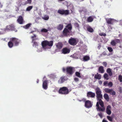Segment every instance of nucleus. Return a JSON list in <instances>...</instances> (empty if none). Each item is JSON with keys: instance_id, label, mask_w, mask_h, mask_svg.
Returning a JSON list of instances; mask_svg holds the SVG:
<instances>
[{"instance_id": "51", "label": "nucleus", "mask_w": 122, "mask_h": 122, "mask_svg": "<svg viewBox=\"0 0 122 122\" xmlns=\"http://www.w3.org/2000/svg\"><path fill=\"white\" fill-rule=\"evenodd\" d=\"M107 55L106 53L105 52H103L102 54L101 55V56H105Z\"/></svg>"}, {"instance_id": "56", "label": "nucleus", "mask_w": 122, "mask_h": 122, "mask_svg": "<svg viewBox=\"0 0 122 122\" xmlns=\"http://www.w3.org/2000/svg\"><path fill=\"white\" fill-rule=\"evenodd\" d=\"M82 101H83V102H85L86 101V99L84 98H83L82 99Z\"/></svg>"}, {"instance_id": "57", "label": "nucleus", "mask_w": 122, "mask_h": 122, "mask_svg": "<svg viewBox=\"0 0 122 122\" xmlns=\"http://www.w3.org/2000/svg\"><path fill=\"white\" fill-rule=\"evenodd\" d=\"M102 122H108L107 121L104 119H103L102 120Z\"/></svg>"}, {"instance_id": "61", "label": "nucleus", "mask_w": 122, "mask_h": 122, "mask_svg": "<svg viewBox=\"0 0 122 122\" xmlns=\"http://www.w3.org/2000/svg\"><path fill=\"white\" fill-rule=\"evenodd\" d=\"M39 82V80L38 79H37L36 80V82L38 83Z\"/></svg>"}, {"instance_id": "27", "label": "nucleus", "mask_w": 122, "mask_h": 122, "mask_svg": "<svg viewBox=\"0 0 122 122\" xmlns=\"http://www.w3.org/2000/svg\"><path fill=\"white\" fill-rule=\"evenodd\" d=\"M107 72L108 74L110 76H111L112 75V70L110 68H108L107 70Z\"/></svg>"}, {"instance_id": "62", "label": "nucleus", "mask_w": 122, "mask_h": 122, "mask_svg": "<svg viewBox=\"0 0 122 122\" xmlns=\"http://www.w3.org/2000/svg\"><path fill=\"white\" fill-rule=\"evenodd\" d=\"M34 32V31H31L30 32V34H31V33H32L33 32Z\"/></svg>"}, {"instance_id": "47", "label": "nucleus", "mask_w": 122, "mask_h": 122, "mask_svg": "<svg viewBox=\"0 0 122 122\" xmlns=\"http://www.w3.org/2000/svg\"><path fill=\"white\" fill-rule=\"evenodd\" d=\"M99 35L101 36H105L106 35V34L104 33H99Z\"/></svg>"}, {"instance_id": "38", "label": "nucleus", "mask_w": 122, "mask_h": 122, "mask_svg": "<svg viewBox=\"0 0 122 122\" xmlns=\"http://www.w3.org/2000/svg\"><path fill=\"white\" fill-rule=\"evenodd\" d=\"M74 27L78 29H79V25L77 23H75L74 24Z\"/></svg>"}, {"instance_id": "23", "label": "nucleus", "mask_w": 122, "mask_h": 122, "mask_svg": "<svg viewBox=\"0 0 122 122\" xmlns=\"http://www.w3.org/2000/svg\"><path fill=\"white\" fill-rule=\"evenodd\" d=\"M63 27V25L62 24H59L57 26V29L59 30H61Z\"/></svg>"}, {"instance_id": "31", "label": "nucleus", "mask_w": 122, "mask_h": 122, "mask_svg": "<svg viewBox=\"0 0 122 122\" xmlns=\"http://www.w3.org/2000/svg\"><path fill=\"white\" fill-rule=\"evenodd\" d=\"M104 97L107 101H108L109 100V98L108 95L107 93H105L104 94Z\"/></svg>"}, {"instance_id": "24", "label": "nucleus", "mask_w": 122, "mask_h": 122, "mask_svg": "<svg viewBox=\"0 0 122 122\" xmlns=\"http://www.w3.org/2000/svg\"><path fill=\"white\" fill-rule=\"evenodd\" d=\"M87 30L89 32L92 33L94 31V30L90 26H88L86 27Z\"/></svg>"}, {"instance_id": "30", "label": "nucleus", "mask_w": 122, "mask_h": 122, "mask_svg": "<svg viewBox=\"0 0 122 122\" xmlns=\"http://www.w3.org/2000/svg\"><path fill=\"white\" fill-rule=\"evenodd\" d=\"M8 45L9 47L10 48L12 47L14 45L13 42L11 40L10 41L8 42Z\"/></svg>"}, {"instance_id": "42", "label": "nucleus", "mask_w": 122, "mask_h": 122, "mask_svg": "<svg viewBox=\"0 0 122 122\" xmlns=\"http://www.w3.org/2000/svg\"><path fill=\"white\" fill-rule=\"evenodd\" d=\"M113 83L112 82H109L107 86H109V87H112L113 86Z\"/></svg>"}, {"instance_id": "18", "label": "nucleus", "mask_w": 122, "mask_h": 122, "mask_svg": "<svg viewBox=\"0 0 122 122\" xmlns=\"http://www.w3.org/2000/svg\"><path fill=\"white\" fill-rule=\"evenodd\" d=\"M57 48L59 49H61L63 46V44L61 42H58L56 45Z\"/></svg>"}, {"instance_id": "63", "label": "nucleus", "mask_w": 122, "mask_h": 122, "mask_svg": "<svg viewBox=\"0 0 122 122\" xmlns=\"http://www.w3.org/2000/svg\"><path fill=\"white\" fill-rule=\"evenodd\" d=\"M46 78V76H44L43 78V80H44V78Z\"/></svg>"}, {"instance_id": "64", "label": "nucleus", "mask_w": 122, "mask_h": 122, "mask_svg": "<svg viewBox=\"0 0 122 122\" xmlns=\"http://www.w3.org/2000/svg\"><path fill=\"white\" fill-rule=\"evenodd\" d=\"M119 36H121V34H119Z\"/></svg>"}, {"instance_id": "3", "label": "nucleus", "mask_w": 122, "mask_h": 122, "mask_svg": "<svg viewBox=\"0 0 122 122\" xmlns=\"http://www.w3.org/2000/svg\"><path fill=\"white\" fill-rule=\"evenodd\" d=\"M59 92L61 94L66 95L69 93V90L67 87H63L60 89Z\"/></svg>"}, {"instance_id": "50", "label": "nucleus", "mask_w": 122, "mask_h": 122, "mask_svg": "<svg viewBox=\"0 0 122 122\" xmlns=\"http://www.w3.org/2000/svg\"><path fill=\"white\" fill-rule=\"evenodd\" d=\"M102 64L105 67H106L107 65V63L106 62H103L102 63Z\"/></svg>"}, {"instance_id": "36", "label": "nucleus", "mask_w": 122, "mask_h": 122, "mask_svg": "<svg viewBox=\"0 0 122 122\" xmlns=\"http://www.w3.org/2000/svg\"><path fill=\"white\" fill-rule=\"evenodd\" d=\"M36 35L35 34H34L33 36H32L31 37V38L32 39V42H33L35 40L37 39V38H36Z\"/></svg>"}, {"instance_id": "19", "label": "nucleus", "mask_w": 122, "mask_h": 122, "mask_svg": "<svg viewBox=\"0 0 122 122\" xmlns=\"http://www.w3.org/2000/svg\"><path fill=\"white\" fill-rule=\"evenodd\" d=\"M107 23L108 24H112L113 23V20L111 18H109L106 20Z\"/></svg>"}, {"instance_id": "26", "label": "nucleus", "mask_w": 122, "mask_h": 122, "mask_svg": "<svg viewBox=\"0 0 122 122\" xmlns=\"http://www.w3.org/2000/svg\"><path fill=\"white\" fill-rule=\"evenodd\" d=\"M98 71L101 73H103L104 72V68L103 66H101L99 68Z\"/></svg>"}, {"instance_id": "39", "label": "nucleus", "mask_w": 122, "mask_h": 122, "mask_svg": "<svg viewBox=\"0 0 122 122\" xmlns=\"http://www.w3.org/2000/svg\"><path fill=\"white\" fill-rule=\"evenodd\" d=\"M75 75L76 76L79 78H80L81 77V75L80 73L78 72H76L75 73Z\"/></svg>"}, {"instance_id": "45", "label": "nucleus", "mask_w": 122, "mask_h": 122, "mask_svg": "<svg viewBox=\"0 0 122 122\" xmlns=\"http://www.w3.org/2000/svg\"><path fill=\"white\" fill-rule=\"evenodd\" d=\"M118 79L120 82L122 81V76L121 75H119L118 76Z\"/></svg>"}, {"instance_id": "17", "label": "nucleus", "mask_w": 122, "mask_h": 122, "mask_svg": "<svg viewBox=\"0 0 122 122\" xmlns=\"http://www.w3.org/2000/svg\"><path fill=\"white\" fill-rule=\"evenodd\" d=\"M99 102H97L96 104V106L97 107V109H98L99 111H103L105 110V108L104 107H103L101 108L100 107L99 105Z\"/></svg>"}, {"instance_id": "20", "label": "nucleus", "mask_w": 122, "mask_h": 122, "mask_svg": "<svg viewBox=\"0 0 122 122\" xmlns=\"http://www.w3.org/2000/svg\"><path fill=\"white\" fill-rule=\"evenodd\" d=\"M93 19L94 18L92 16H90L87 18L86 21L88 22H91L93 21Z\"/></svg>"}, {"instance_id": "10", "label": "nucleus", "mask_w": 122, "mask_h": 122, "mask_svg": "<svg viewBox=\"0 0 122 122\" xmlns=\"http://www.w3.org/2000/svg\"><path fill=\"white\" fill-rule=\"evenodd\" d=\"M120 40L118 39H116L112 40L111 42V44L113 46H115L117 43H120Z\"/></svg>"}, {"instance_id": "35", "label": "nucleus", "mask_w": 122, "mask_h": 122, "mask_svg": "<svg viewBox=\"0 0 122 122\" xmlns=\"http://www.w3.org/2000/svg\"><path fill=\"white\" fill-rule=\"evenodd\" d=\"M42 18L43 19L47 20L49 19V17L48 15H44L43 17H42Z\"/></svg>"}, {"instance_id": "49", "label": "nucleus", "mask_w": 122, "mask_h": 122, "mask_svg": "<svg viewBox=\"0 0 122 122\" xmlns=\"http://www.w3.org/2000/svg\"><path fill=\"white\" fill-rule=\"evenodd\" d=\"M74 80L76 82H77L79 81V79L77 77H75L74 79Z\"/></svg>"}, {"instance_id": "34", "label": "nucleus", "mask_w": 122, "mask_h": 122, "mask_svg": "<svg viewBox=\"0 0 122 122\" xmlns=\"http://www.w3.org/2000/svg\"><path fill=\"white\" fill-rule=\"evenodd\" d=\"M31 25V24L29 23L26 25L23 26V28L25 29H28L29 28Z\"/></svg>"}, {"instance_id": "9", "label": "nucleus", "mask_w": 122, "mask_h": 122, "mask_svg": "<svg viewBox=\"0 0 122 122\" xmlns=\"http://www.w3.org/2000/svg\"><path fill=\"white\" fill-rule=\"evenodd\" d=\"M68 42L72 46H75L77 44L76 40L75 39L72 37L69 39Z\"/></svg>"}, {"instance_id": "4", "label": "nucleus", "mask_w": 122, "mask_h": 122, "mask_svg": "<svg viewBox=\"0 0 122 122\" xmlns=\"http://www.w3.org/2000/svg\"><path fill=\"white\" fill-rule=\"evenodd\" d=\"M57 13L61 15H67L69 13V10H68L59 9L57 11Z\"/></svg>"}, {"instance_id": "46", "label": "nucleus", "mask_w": 122, "mask_h": 122, "mask_svg": "<svg viewBox=\"0 0 122 122\" xmlns=\"http://www.w3.org/2000/svg\"><path fill=\"white\" fill-rule=\"evenodd\" d=\"M108 84V81H106L104 82L103 84L104 86H107Z\"/></svg>"}, {"instance_id": "14", "label": "nucleus", "mask_w": 122, "mask_h": 122, "mask_svg": "<svg viewBox=\"0 0 122 122\" xmlns=\"http://www.w3.org/2000/svg\"><path fill=\"white\" fill-rule=\"evenodd\" d=\"M111 107L110 105H108L106 109V113L108 115H110L111 113Z\"/></svg>"}, {"instance_id": "43", "label": "nucleus", "mask_w": 122, "mask_h": 122, "mask_svg": "<svg viewBox=\"0 0 122 122\" xmlns=\"http://www.w3.org/2000/svg\"><path fill=\"white\" fill-rule=\"evenodd\" d=\"M107 118L110 121L112 122V117L109 116H107Z\"/></svg>"}, {"instance_id": "55", "label": "nucleus", "mask_w": 122, "mask_h": 122, "mask_svg": "<svg viewBox=\"0 0 122 122\" xmlns=\"http://www.w3.org/2000/svg\"><path fill=\"white\" fill-rule=\"evenodd\" d=\"M98 83L100 85H101L102 84V82L101 80H99L98 81Z\"/></svg>"}, {"instance_id": "44", "label": "nucleus", "mask_w": 122, "mask_h": 122, "mask_svg": "<svg viewBox=\"0 0 122 122\" xmlns=\"http://www.w3.org/2000/svg\"><path fill=\"white\" fill-rule=\"evenodd\" d=\"M48 31V30L45 29H43L41 30V31L42 32H47Z\"/></svg>"}, {"instance_id": "7", "label": "nucleus", "mask_w": 122, "mask_h": 122, "mask_svg": "<svg viewBox=\"0 0 122 122\" xmlns=\"http://www.w3.org/2000/svg\"><path fill=\"white\" fill-rule=\"evenodd\" d=\"M104 91L106 92L110 93L113 96L115 95L116 94L115 92L113 91L112 89H109L108 88H106L105 89Z\"/></svg>"}, {"instance_id": "5", "label": "nucleus", "mask_w": 122, "mask_h": 122, "mask_svg": "<svg viewBox=\"0 0 122 122\" xmlns=\"http://www.w3.org/2000/svg\"><path fill=\"white\" fill-rule=\"evenodd\" d=\"M10 40L14 44L15 46H18L20 42V40L15 38H11Z\"/></svg>"}, {"instance_id": "52", "label": "nucleus", "mask_w": 122, "mask_h": 122, "mask_svg": "<svg viewBox=\"0 0 122 122\" xmlns=\"http://www.w3.org/2000/svg\"><path fill=\"white\" fill-rule=\"evenodd\" d=\"M119 91L120 93H121L122 92V90L121 87H119Z\"/></svg>"}, {"instance_id": "53", "label": "nucleus", "mask_w": 122, "mask_h": 122, "mask_svg": "<svg viewBox=\"0 0 122 122\" xmlns=\"http://www.w3.org/2000/svg\"><path fill=\"white\" fill-rule=\"evenodd\" d=\"M27 3L30 4L32 2V0H27Z\"/></svg>"}, {"instance_id": "8", "label": "nucleus", "mask_w": 122, "mask_h": 122, "mask_svg": "<svg viewBox=\"0 0 122 122\" xmlns=\"http://www.w3.org/2000/svg\"><path fill=\"white\" fill-rule=\"evenodd\" d=\"M16 29H15L14 25L13 24H11L7 25L6 27L5 30H15L16 31Z\"/></svg>"}, {"instance_id": "54", "label": "nucleus", "mask_w": 122, "mask_h": 122, "mask_svg": "<svg viewBox=\"0 0 122 122\" xmlns=\"http://www.w3.org/2000/svg\"><path fill=\"white\" fill-rule=\"evenodd\" d=\"M98 115L101 117H102V114L101 113H99Z\"/></svg>"}, {"instance_id": "11", "label": "nucleus", "mask_w": 122, "mask_h": 122, "mask_svg": "<svg viewBox=\"0 0 122 122\" xmlns=\"http://www.w3.org/2000/svg\"><path fill=\"white\" fill-rule=\"evenodd\" d=\"M92 104L89 100H87L85 101V106L86 107L88 108L92 107Z\"/></svg>"}, {"instance_id": "60", "label": "nucleus", "mask_w": 122, "mask_h": 122, "mask_svg": "<svg viewBox=\"0 0 122 122\" xmlns=\"http://www.w3.org/2000/svg\"><path fill=\"white\" fill-rule=\"evenodd\" d=\"M59 1H62L65 0H58Z\"/></svg>"}, {"instance_id": "29", "label": "nucleus", "mask_w": 122, "mask_h": 122, "mask_svg": "<svg viewBox=\"0 0 122 122\" xmlns=\"http://www.w3.org/2000/svg\"><path fill=\"white\" fill-rule=\"evenodd\" d=\"M65 80V77H60V80H59V82L61 84Z\"/></svg>"}, {"instance_id": "2", "label": "nucleus", "mask_w": 122, "mask_h": 122, "mask_svg": "<svg viewBox=\"0 0 122 122\" xmlns=\"http://www.w3.org/2000/svg\"><path fill=\"white\" fill-rule=\"evenodd\" d=\"M96 97L97 100L102 99L103 98L102 94H101L102 92L100 89L97 87L96 89Z\"/></svg>"}, {"instance_id": "21", "label": "nucleus", "mask_w": 122, "mask_h": 122, "mask_svg": "<svg viewBox=\"0 0 122 122\" xmlns=\"http://www.w3.org/2000/svg\"><path fill=\"white\" fill-rule=\"evenodd\" d=\"M42 45L43 48L46 47L47 46V41L45 40L43 41L41 43Z\"/></svg>"}, {"instance_id": "59", "label": "nucleus", "mask_w": 122, "mask_h": 122, "mask_svg": "<svg viewBox=\"0 0 122 122\" xmlns=\"http://www.w3.org/2000/svg\"><path fill=\"white\" fill-rule=\"evenodd\" d=\"M110 27L111 29H112V27L110 25H108V28H109Z\"/></svg>"}, {"instance_id": "15", "label": "nucleus", "mask_w": 122, "mask_h": 122, "mask_svg": "<svg viewBox=\"0 0 122 122\" xmlns=\"http://www.w3.org/2000/svg\"><path fill=\"white\" fill-rule=\"evenodd\" d=\"M70 51V50L69 49L66 48H63L61 51L62 53L66 54L69 53Z\"/></svg>"}, {"instance_id": "1", "label": "nucleus", "mask_w": 122, "mask_h": 122, "mask_svg": "<svg viewBox=\"0 0 122 122\" xmlns=\"http://www.w3.org/2000/svg\"><path fill=\"white\" fill-rule=\"evenodd\" d=\"M72 27L71 23L68 24L64 28L62 32V34L64 36L67 37L71 35Z\"/></svg>"}, {"instance_id": "40", "label": "nucleus", "mask_w": 122, "mask_h": 122, "mask_svg": "<svg viewBox=\"0 0 122 122\" xmlns=\"http://www.w3.org/2000/svg\"><path fill=\"white\" fill-rule=\"evenodd\" d=\"M33 7L32 6H28L26 9V11H30L32 8Z\"/></svg>"}, {"instance_id": "13", "label": "nucleus", "mask_w": 122, "mask_h": 122, "mask_svg": "<svg viewBox=\"0 0 122 122\" xmlns=\"http://www.w3.org/2000/svg\"><path fill=\"white\" fill-rule=\"evenodd\" d=\"M95 96V93L91 92H88L87 94V96L88 98H94Z\"/></svg>"}, {"instance_id": "28", "label": "nucleus", "mask_w": 122, "mask_h": 122, "mask_svg": "<svg viewBox=\"0 0 122 122\" xmlns=\"http://www.w3.org/2000/svg\"><path fill=\"white\" fill-rule=\"evenodd\" d=\"M90 59V57L88 56H84L83 57V61H87Z\"/></svg>"}, {"instance_id": "48", "label": "nucleus", "mask_w": 122, "mask_h": 122, "mask_svg": "<svg viewBox=\"0 0 122 122\" xmlns=\"http://www.w3.org/2000/svg\"><path fill=\"white\" fill-rule=\"evenodd\" d=\"M107 49L110 52L112 51L113 50L112 48L111 47H108Z\"/></svg>"}, {"instance_id": "41", "label": "nucleus", "mask_w": 122, "mask_h": 122, "mask_svg": "<svg viewBox=\"0 0 122 122\" xmlns=\"http://www.w3.org/2000/svg\"><path fill=\"white\" fill-rule=\"evenodd\" d=\"M33 43V47H36L37 46H38V43L35 41H33L32 42Z\"/></svg>"}, {"instance_id": "12", "label": "nucleus", "mask_w": 122, "mask_h": 122, "mask_svg": "<svg viewBox=\"0 0 122 122\" xmlns=\"http://www.w3.org/2000/svg\"><path fill=\"white\" fill-rule=\"evenodd\" d=\"M48 80L46 79L44 80L43 82L42 87L45 89L46 90L48 88Z\"/></svg>"}, {"instance_id": "37", "label": "nucleus", "mask_w": 122, "mask_h": 122, "mask_svg": "<svg viewBox=\"0 0 122 122\" xmlns=\"http://www.w3.org/2000/svg\"><path fill=\"white\" fill-rule=\"evenodd\" d=\"M104 77L107 80H108L109 79L108 78V75L106 73H105L104 75Z\"/></svg>"}, {"instance_id": "22", "label": "nucleus", "mask_w": 122, "mask_h": 122, "mask_svg": "<svg viewBox=\"0 0 122 122\" xmlns=\"http://www.w3.org/2000/svg\"><path fill=\"white\" fill-rule=\"evenodd\" d=\"M101 75L100 74H98V73H97V74L95 75L94 78L96 79L100 80L101 79Z\"/></svg>"}, {"instance_id": "58", "label": "nucleus", "mask_w": 122, "mask_h": 122, "mask_svg": "<svg viewBox=\"0 0 122 122\" xmlns=\"http://www.w3.org/2000/svg\"><path fill=\"white\" fill-rule=\"evenodd\" d=\"M66 69L64 68H63L62 69V71L63 72H64L65 71Z\"/></svg>"}, {"instance_id": "32", "label": "nucleus", "mask_w": 122, "mask_h": 122, "mask_svg": "<svg viewBox=\"0 0 122 122\" xmlns=\"http://www.w3.org/2000/svg\"><path fill=\"white\" fill-rule=\"evenodd\" d=\"M98 100L99 101V103L100 105L101 106L103 107H104V103L102 101V99H99L98 100Z\"/></svg>"}, {"instance_id": "25", "label": "nucleus", "mask_w": 122, "mask_h": 122, "mask_svg": "<svg viewBox=\"0 0 122 122\" xmlns=\"http://www.w3.org/2000/svg\"><path fill=\"white\" fill-rule=\"evenodd\" d=\"M104 5L107 7L109 8L110 7L111 4L108 1H105L104 2Z\"/></svg>"}, {"instance_id": "16", "label": "nucleus", "mask_w": 122, "mask_h": 122, "mask_svg": "<svg viewBox=\"0 0 122 122\" xmlns=\"http://www.w3.org/2000/svg\"><path fill=\"white\" fill-rule=\"evenodd\" d=\"M17 20L18 22L20 24H23V19L22 16L20 15L19 17Z\"/></svg>"}, {"instance_id": "6", "label": "nucleus", "mask_w": 122, "mask_h": 122, "mask_svg": "<svg viewBox=\"0 0 122 122\" xmlns=\"http://www.w3.org/2000/svg\"><path fill=\"white\" fill-rule=\"evenodd\" d=\"M73 68L72 67L69 66L67 67L66 69L67 74L70 75H72L73 73Z\"/></svg>"}, {"instance_id": "33", "label": "nucleus", "mask_w": 122, "mask_h": 122, "mask_svg": "<svg viewBox=\"0 0 122 122\" xmlns=\"http://www.w3.org/2000/svg\"><path fill=\"white\" fill-rule=\"evenodd\" d=\"M53 42L51 41H47V46L49 47H51L53 45Z\"/></svg>"}]
</instances>
